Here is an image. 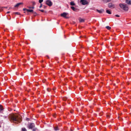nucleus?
Masks as SVG:
<instances>
[{
	"instance_id": "f257e3e1",
	"label": "nucleus",
	"mask_w": 131,
	"mask_h": 131,
	"mask_svg": "<svg viewBox=\"0 0 131 131\" xmlns=\"http://www.w3.org/2000/svg\"><path fill=\"white\" fill-rule=\"evenodd\" d=\"M9 119L11 122L18 123L22 121L21 116L18 115H11L9 117Z\"/></svg>"
},
{
	"instance_id": "f03ea898",
	"label": "nucleus",
	"mask_w": 131,
	"mask_h": 131,
	"mask_svg": "<svg viewBox=\"0 0 131 131\" xmlns=\"http://www.w3.org/2000/svg\"><path fill=\"white\" fill-rule=\"evenodd\" d=\"M119 6L123 10H125L127 11L128 9V8L127 6L126 5H124L122 4H120Z\"/></svg>"
},
{
	"instance_id": "7ed1b4c3",
	"label": "nucleus",
	"mask_w": 131,
	"mask_h": 131,
	"mask_svg": "<svg viewBox=\"0 0 131 131\" xmlns=\"http://www.w3.org/2000/svg\"><path fill=\"white\" fill-rule=\"evenodd\" d=\"M35 125L33 123H29L27 126L28 128L29 129H32L35 127Z\"/></svg>"
},
{
	"instance_id": "20e7f679",
	"label": "nucleus",
	"mask_w": 131,
	"mask_h": 131,
	"mask_svg": "<svg viewBox=\"0 0 131 131\" xmlns=\"http://www.w3.org/2000/svg\"><path fill=\"white\" fill-rule=\"evenodd\" d=\"M46 4L49 6H50L52 5V3L50 0H48L46 1Z\"/></svg>"
},
{
	"instance_id": "39448f33",
	"label": "nucleus",
	"mask_w": 131,
	"mask_h": 131,
	"mask_svg": "<svg viewBox=\"0 0 131 131\" xmlns=\"http://www.w3.org/2000/svg\"><path fill=\"white\" fill-rule=\"evenodd\" d=\"M80 3L83 5H85L88 4V3L86 0H80Z\"/></svg>"
},
{
	"instance_id": "423d86ee",
	"label": "nucleus",
	"mask_w": 131,
	"mask_h": 131,
	"mask_svg": "<svg viewBox=\"0 0 131 131\" xmlns=\"http://www.w3.org/2000/svg\"><path fill=\"white\" fill-rule=\"evenodd\" d=\"M67 14H68L65 12H64L61 14V16L66 18H69V17L66 16Z\"/></svg>"
},
{
	"instance_id": "0eeeda50",
	"label": "nucleus",
	"mask_w": 131,
	"mask_h": 131,
	"mask_svg": "<svg viewBox=\"0 0 131 131\" xmlns=\"http://www.w3.org/2000/svg\"><path fill=\"white\" fill-rule=\"evenodd\" d=\"M114 5L112 3H109L108 4V7L111 8H112L114 7Z\"/></svg>"
},
{
	"instance_id": "6e6552de",
	"label": "nucleus",
	"mask_w": 131,
	"mask_h": 131,
	"mask_svg": "<svg viewBox=\"0 0 131 131\" xmlns=\"http://www.w3.org/2000/svg\"><path fill=\"white\" fill-rule=\"evenodd\" d=\"M96 10L100 13H102L104 11V9H101L100 10L97 9Z\"/></svg>"
},
{
	"instance_id": "1a4fd4ad",
	"label": "nucleus",
	"mask_w": 131,
	"mask_h": 131,
	"mask_svg": "<svg viewBox=\"0 0 131 131\" xmlns=\"http://www.w3.org/2000/svg\"><path fill=\"white\" fill-rule=\"evenodd\" d=\"M71 8L74 11L77 12V11L78 10V9L77 8L75 7H74L73 6H71Z\"/></svg>"
},
{
	"instance_id": "9d476101",
	"label": "nucleus",
	"mask_w": 131,
	"mask_h": 131,
	"mask_svg": "<svg viewBox=\"0 0 131 131\" xmlns=\"http://www.w3.org/2000/svg\"><path fill=\"white\" fill-rule=\"evenodd\" d=\"M23 3H17L16 5L14 6L15 7H17L19 6L20 5L23 4Z\"/></svg>"
},
{
	"instance_id": "9b49d317",
	"label": "nucleus",
	"mask_w": 131,
	"mask_h": 131,
	"mask_svg": "<svg viewBox=\"0 0 131 131\" xmlns=\"http://www.w3.org/2000/svg\"><path fill=\"white\" fill-rule=\"evenodd\" d=\"M126 3L129 5H131V1L130 0H127L126 1Z\"/></svg>"
},
{
	"instance_id": "f8f14e48",
	"label": "nucleus",
	"mask_w": 131,
	"mask_h": 131,
	"mask_svg": "<svg viewBox=\"0 0 131 131\" xmlns=\"http://www.w3.org/2000/svg\"><path fill=\"white\" fill-rule=\"evenodd\" d=\"M32 131H38V130L37 128L35 127L32 129Z\"/></svg>"
},
{
	"instance_id": "ddd939ff",
	"label": "nucleus",
	"mask_w": 131,
	"mask_h": 131,
	"mask_svg": "<svg viewBox=\"0 0 131 131\" xmlns=\"http://www.w3.org/2000/svg\"><path fill=\"white\" fill-rule=\"evenodd\" d=\"M3 109V106L1 105H0V112H1Z\"/></svg>"
},
{
	"instance_id": "4468645a",
	"label": "nucleus",
	"mask_w": 131,
	"mask_h": 131,
	"mask_svg": "<svg viewBox=\"0 0 131 131\" xmlns=\"http://www.w3.org/2000/svg\"><path fill=\"white\" fill-rule=\"evenodd\" d=\"M79 21L80 22H83L84 21V20L83 19L80 18L79 19Z\"/></svg>"
},
{
	"instance_id": "2eb2a0df",
	"label": "nucleus",
	"mask_w": 131,
	"mask_h": 131,
	"mask_svg": "<svg viewBox=\"0 0 131 131\" xmlns=\"http://www.w3.org/2000/svg\"><path fill=\"white\" fill-rule=\"evenodd\" d=\"M33 10L32 9H28L27 10V12H33Z\"/></svg>"
},
{
	"instance_id": "dca6fc26",
	"label": "nucleus",
	"mask_w": 131,
	"mask_h": 131,
	"mask_svg": "<svg viewBox=\"0 0 131 131\" xmlns=\"http://www.w3.org/2000/svg\"><path fill=\"white\" fill-rule=\"evenodd\" d=\"M70 4L71 6H74L75 5V3L73 2H71L70 3Z\"/></svg>"
},
{
	"instance_id": "f3484780",
	"label": "nucleus",
	"mask_w": 131,
	"mask_h": 131,
	"mask_svg": "<svg viewBox=\"0 0 131 131\" xmlns=\"http://www.w3.org/2000/svg\"><path fill=\"white\" fill-rule=\"evenodd\" d=\"M106 12L109 14H111V12L108 10H106Z\"/></svg>"
},
{
	"instance_id": "a211bd4d",
	"label": "nucleus",
	"mask_w": 131,
	"mask_h": 131,
	"mask_svg": "<svg viewBox=\"0 0 131 131\" xmlns=\"http://www.w3.org/2000/svg\"><path fill=\"white\" fill-rule=\"evenodd\" d=\"M105 28L108 30H110L111 28V27L109 26H106V27Z\"/></svg>"
},
{
	"instance_id": "6ab92c4d",
	"label": "nucleus",
	"mask_w": 131,
	"mask_h": 131,
	"mask_svg": "<svg viewBox=\"0 0 131 131\" xmlns=\"http://www.w3.org/2000/svg\"><path fill=\"white\" fill-rule=\"evenodd\" d=\"M54 130L56 131L59 130L58 126H56L55 127H54Z\"/></svg>"
},
{
	"instance_id": "aec40b11",
	"label": "nucleus",
	"mask_w": 131,
	"mask_h": 131,
	"mask_svg": "<svg viewBox=\"0 0 131 131\" xmlns=\"http://www.w3.org/2000/svg\"><path fill=\"white\" fill-rule=\"evenodd\" d=\"M67 99V98L66 97H64L63 98V101H66Z\"/></svg>"
},
{
	"instance_id": "412c9836",
	"label": "nucleus",
	"mask_w": 131,
	"mask_h": 131,
	"mask_svg": "<svg viewBox=\"0 0 131 131\" xmlns=\"http://www.w3.org/2000/svg\"><path fill=\"white\" fill-rule=\"evenodd\" d=\"M21 131H27V130L24 127L22 128Z\"/></svg>"
},
{
	"instance_id": "4be33fe9",
	"label": "nucleus",
	"mask_w": 131,
	"mask_h": 131,
	"mask_svg": "<svg viewBox=\"0 0 131 131\" xmlns=\"http://www.w3.org/2000/svg\"><path fill=\"white\" fill-rule=\"evenodd\" d=\"M111 0H103V1L106 3H107L108 2H110Z\"/></svg>"
},
{
	"instance_id": "5701e85b",
	"label": "nucleus",
	"mask_w": 131,
	"mask_h": 131,
	"mask_svg": "<svg viewBox=\"0 0 131 131\" xmlns=\"http://www.w3.org/2000/svg\"><path fill=\"white\" fill-rule=\"evenodd\" d=\"M14 14L17 15H20L19 13L18 12H14Z\"/></svg>"
},
{
	"instance_id": "b1692460",
	"label": "nucleus",
	"mask_w": 131,
	"mask_h": 131,
	"mask_svg": "<svg viewBox=\"0 0 131 131\" xmlns=\"http://www.w3.org/2000/svg\"><path fill=\"white\" fill-rule=\"evenodd\" d=\"M32 5L34 6L36 4V3L35 2H32Z\"/></svg>"
},
{
	"instance_id": "393cba45",
	"label": "nucleus",
	"mask_w": 131,
	"mask_h": 131,
	"mask_svg": "<svg viewBox=\"0 0 131 131\" xmlns=\"http://www.w3.org/2000/svg\"><path fill=\"white\" fill-rule=\"evenodd\" d=\"M28 7V8H29L34 9V6L32 7L29 6V7Z\"/></svg>"
},
{
	"instance_id": "a878e982",
	"label": "nucleus",
	"mask_w": 131,
	"mask_h": 131,
	"mask_svg": "<svg viewBox=\"0 0 131 131\" xmlns=\"http://www.w3.org/2000/svg\"><path fill=\"white\" fill-rule=\"evenodd\" d=\"M43 0H39V2L40 3H41L42 2H43Z\"/></svg>"
},
{
	"instance_id": "bb28decb",
	"label": "nucleus",
	"mask_w": 131,
	"mask_h": 131,
	"mask_svg": "<svg viewBox=\"0 0 131 131\" xmlns=\"http://www.w3.org/2000/svg\"><path fill=\"white\" fill-rule=\"evenodd\" d=\"M28 10L27 9H26V8H24L23 9V10L24 11H27V10Z\"/></svg>"
},
{
	"instance_id": "cd10ccee",
	"label": "nucleus",
	"mask_w": 131,
	"mask_h": 131,
	"mask_svg": "<svg viewBox=\"0 0 131 131\" xmlns=\"http://www.w3.org/2000/svg\"><path fill=\"white\" fill-rule=\"evenodd\" d=\"M33 14L35 15H36L37 13L36 12L33 11Z\"/></svg>"
},
{
	"instance_id": "c85d7f7f",
	"label": "nucleus",
	"mask_w": 131,
	"mask_h": 131,
	"mask_svg": "<svg viewBox=\"0 0 131 131\" xmlns=\"http://www.w3.org/2000/svg\"><path fill=\"white\" fill-rule=\"evenodd\" d=\"M26 120L27 121H29L30 120V119L29 118H26Z\"/></svg>"
},
{
	"instance_id": "c756f323",
	"label": "nucleus",
	"mask_w": 131,
	"mask_h": 131,
	"mask_svg": "<svg viewBox=\"0 0 131 131\" xmlns=\"http://www.w3.org/2000/svg\"><path fill=\"white\" fill-rule=\"evenodd\" d=\"M39 11H41L42 12H44V10H40V9H39Z\"/></svg>"
},
{
	"instance_id": "7c9ffc66",
	"label": "nucleus",
	"mask_w": 131,
	"mask_h": 131,
	"mask_svg": "<svg viewBox=\"0 0 131 131\" xmlns=\"http://www.w3.org/2000/svg\"><path fill=\"white\" fill-rule=\"evenodd\" d=\"M115 16L116 17H119L120 16L118 15H115Z\"/></svg>"
},
{
	"instance_id": "2f4dec72",
	"label": "nucleus",
	"mask_w": 131,
	"mask_h": 131,
	"mask_svg": "<svg viewBox=\"0 0 131 131\" xmlns=\"http://www.w3.org/2000/svg\"><path fill=\"white\" fill-rule=\"evenodd\" d=\"M42 6V4H41L40 5V6H39V8H40Z\"/></svg>"
},
{
	"instance_id": "473e14b6",
	"label": "nucleus",
	"mask_w": 131,
	"mask_h": 131,
	"mask_svg": "<svg viewBox=\"0 0 131 131\" xmlns=\"http://www.w3.org/2000/svg\"><path fill=\"white\" fill-rule=\"evenodd\" d=\"M47 89V91H49V92L50 91V89H49L48 88V89Z\"/></svg>"
},
{
	"instance_id": "72a5a7b5",
	"label": "nucleus",
	"mask_w": 131,
	"mask_h": 131,
	"mask_svg": "<svg viewBox=\"0 0 131 131\" xmlns=\"http://www.w3.org/2000/svg\"><path fill=\"white\" fill-rule=\"evenodd\" d=\"M73 111H70V113H73Z\"/></svg>"
},
{
	"instance_id": "f704fd0d",
	"label": "nucleus",
	"mask_w": 131,
	"mask_h": 131,
	"mask_svg": "<svg viewBox=\"0 0 131 131\" xmlns=\"http://www.w3.org/2000/svg\"><path fill=\"white\" fill-rule=\"evenodd\" d=\"M10 13V12H7L6 13L7 14H9V13Z\"/></svg>"
},
{
	"instance_id": "c9c22d12",
	"label": "nucleus",
	"mask_w": 131,
	"mask_h": 131,
	"mask_svg": "<svg viewBox=\"0 0 131 131\" xmlns=\"http://www.w3.org/2000/svg\"><path fill=\"white\" fill-rule=\"evenodd\" d=\"M2 8H7V7H2Z\"/></svg>"
},
{
	"instance_id": "e433bc0d",
	"label": "nucleus",
	"mask_w": 131,
	"mask_h": 131,
	"mask_svg": "<svg viewBox=\"0 0 131 131\" xmlns=\"http://www.w3.org/2000/svg\"><path fill=\"white\" fill-rule=\"evenodd\" d=\"M53 116L55 117H56V116H55V115H54Z\"/></svg>"
},
{
	"instance_id": "4c0bfd02",
	"label": "nucleus",
	"mask_w": 131,
	"mask_h": 131,
	"mask_svg": "<svg viewBox=\"0 0 131 131\" xmlns=\"http://www.w3.org/2000/svg\"><path fill=\"white\" fill-rule=\"evenodd\" d=\"M11 8V7H10L9 8V9H10Z\"/></svg>"
},
{
	"instance_id": "58836bf2",
	"label": "nucleus",
	"mask_w": 131,
	"mask_h": 131,
	"mask_svg": "<svg viewBox=\"0 0 131 131\" xmlns=\"http://www.w3.org/2000/svg\"><path fill=\"white\" fill-rule=\"evenodd\" d=\"M102 114H103V113H102V114H101V115H102Z\"/></svg>"
},
{
	"instance_id": "ea45409f",
	"label": "nucleus",
	"mask_w": 131,
	"mask_h": 131,
	"mask_svg": "<svg viewBox=\"0 0 131 131\" xmlns=\"http://www.w3.org/2000/svg\"><path fill=\"white\" fill-rule=\"evenodd\" d=\"M107 117H108H108H109V115H107Z\"/></svg>"
},
{
	"instance_id": "a19ab883",
	"label": "nucleus",
	"mask_w": 131,
	"mask_h": 131,
	"mask_svg": "<svg viewBox=\"0 0 131 131\" xmlns=\"http://www.w3.org/2000/svg\"><path fill=\"white\" fill-rule=\"evenodd\" d=\"M1 7H0V8H1Z\"/></svg>"
},
{
	"instance_id": "79ce46f5",
	"label": "nucleus",
	"mask_w": 131,
	"mask_h": 131,
	"mask_svg": "<svg viewBox=\"0 0 131 131\" xmlns=\"http://www.w3.org/2000/svg\"><path fill=\"white\" fill-rule=\"evenodd\" d=\"M126 1L127 0H125Z\"/></svg>"
}]
</instances>
